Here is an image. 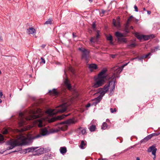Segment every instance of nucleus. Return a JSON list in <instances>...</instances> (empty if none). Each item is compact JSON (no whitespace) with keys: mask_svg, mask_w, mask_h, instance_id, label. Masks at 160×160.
I'll list each match as a JSON object with an SVG mask.
<instances>
[{"mask_svg":"<svg viewBox=\"0 0 160 160\" xmlns=\"http://www.w3.org/2000/svg\"><path fill=\"white\" fill-rule=\"evenodd\" d=\"M90 2H92V0H88Z\"/></svg>","mask_w":160,"mask_h":160,"instance_id":"5fc2aeb1","label":"nucleus"},{"mask_svg":"<svg viewBox=\"0 0 160 160\" xmlns=\"http://www.w3.org/2000/svg\"><path fill=\"white\" fill-rule=\"evenodd\" d=\"M113 23L114 25L117 27H119L120 26V23L119 21H116L115 20L113 19Z\"/></svg>","mask_w":160,"mask_h":160,"instance_id":"4be33fe9","label":"nucleus"},{"mask_svg":"<svg viewBox=\"0 0 160 160\" xmlns=\"http://www.w3.org/2000/svg\"><path fill=\"white\" fill-rule=\"evenodd\" d=\"M60 151L61 153L64 154L67 152V149L66 147H61L60 149Z\"/></svg>","mask_w":160,"mask_h":160,"instance_id":"5701e85b","label":"nucleus"},{"mask_svg":"<svg viewBox=\"0 0 160 160\" xmlns=\"http://www.w3.org/2000/svg\"><path fill=\"white\" fill-rule=\"evenodd\" d=\"M143 9L144 11H145L146 10L145 8H143Z\"/></svg>","mask_w":160,"mask_h":160,"instance_id":"4d7b16f0","label":"nucleus"},{"mask_svg":"<svg viewBox=\"0 0 160 160\" xmlns=\"http://www.w3.org/2000/svg\"><path fill=\"white\" fill-rule=\"evenodd\" d=\"M2 102V100L0 99V103Z\"/></svg>","mask_w":160,"mask_h":160,"instance_id":"6e6d98bb","label":"nucleus"},{"mask_svg":"<svg viewBox=\"0 0 160 160\" xmlns=\"http://www.w3.org/2000/svg\"><path fill=\"white\" fill-rule=\"evenodd\" d=\"M52 20L51 19H49L46 21L44 23L45 24H52Z\"/></svg>","mask_w":160,"mask_h":160,"instance_id":"a878e982","label":"nucleus"},{"mask_svg":"<svg viewBox=\"0 0 160 160\" xmlns=\"http://www.w3.org/2000/svg\"><path fill=\"white\" fill-rule=\"evenodd\" d=\"M41 59L42 60V62H43V63H45V61L44 59L43 58H41Z\"/></svg>","mask_w":160,"mask_h":160,"instance_id":"4c0bfd02","label":"nucleus"},{"mask_svg":"<svg viewBox=\"0 0 160 160\" xmlns=\"http://www.w3.org/2000/svg\"><path fill=\"white\" fill-rule=\"evenodd\" d=\"M40 133V134L36 136V138H38L40 137L41 135L44 136L49 133L46 128L41 129Z\"/></svg>","mask_w":160,"mask_h":160,"instance_id":"ddd939ff","label":"nucleus"},{"mask_svg":"<svg viewBox=\"0 0 160 160\" xmlns=\"http://www.w3.org/2000/svg\"><path fill=\"white\" fill-rule=\"evenodd\" d=\"M157 150V148H155V146L154 145H153L150 147L148 149V152H152V154L155 156L153 158V159L155 160L156 157V151Z\"/></svg>","mask_w":160,"mask_h":160,"instance_id":"f8f14e48","label":"nucleus"},{"mask_svg":"<svg viewBox=\"0 0 160 160\" xmlns=\"http://www.w3.org/2000/svg\"><path fill=\"white\" fill-rule=\"evenodd\" d=\"M130 28H131V29H133V27H132V26H131V27H130Z\"/></svg>","mask_w":160,"mask_h":160,"instance_id":"864d4df0","label":"nucleus"},{"mask_svg":"<svg viewBox=\"0 0 160 160\" xmlns=\"http://www.w3.org/2000/svg\"><path fill=\"white\" fill-rule=\"evenodd\" d=\"M98 160H105V159H98Z\"/></svg>","mask_w":160,"mask_h":160,"instance_id":"603ef678","label":"nucleus"},{"mask_svg":"<svg viewBox=\"0 0 160 160\" xmlns=\"http://www.w3.org/2000/svg\"><path fill=\"white\" fill-rule=\"evenodd\" d=\"M90 103H88L86 106V108H88L90 107Z\"/></svg>","mask_w":160,"mask_h":160,"instance_id":"37998d69","label":"nucleus"},{"mask_svg":"<svg viewBox=\"0 0 160 160\" xmlns=\"http://www.w3.org/2000/svg\"><path fill=\"white\" fill-rule=\"evenodd\" d=\"M127 65V64H125L121 68L117 66L112 68V70L114 71V73L112 76L110 78L111 81H110L108 85H105L103 89L100 88L99 89L98 92L100 93V95L97 98H96V99L98 100L97 103L100 101L102 97L108 91L109 87H110L111 93L114 91L115 88V78L116 77H118V75L122 72L123 67Z\"/></svg>","mask_w":160,"mask_h":160,"instance_id":"f257e3e1","label":"nucleus"},{"mask_svg":"<svg viewBox=\"0 0 160 160\" xmlns=\"http://www.w3.org/2000/svg\"><path fill=\"white\" fill-rule=\"evenodd\" d=\"M72 100L65 99L63 100V104L57 107L55 109H48L46 111V113L52 116L58 113H62L67 110V107L71 104Z\"/></svg>","mask_w":160,"mask_h":160,"instance_id":"7ed1b4c3","label":"nucleus"},{"mask_svg":"<svg viewBox=\"0 0 160 160\" xmlns=\"http://www.w3.org/2000/svg\"><path fill=\"white\" fill-rule=\"evenodd\" d=\"M43 114L41 109H37L34 110H30L27 114L24 115L22 113H19V117L20 121L19 122L20 126L27 123L26 122L41 117Z\"/></svg>","mask_w":160,"mask_h":160,"instance_id":"f03ea898","label":"nucleus"},{"mask_svg":"<svg viewBox=\"0 0 160 160\" xmlns=\"http://www.w3.org/2000/svg\"><path fill=\"white\" fill-rule=\"evenodd\" d=\"M42 47L43 48H44V47H45V45H42Z\"/></svg>","mask_w":160,"mask_h":160,"instance_id":"8fccbe9b","label":"nucleus"},{"mask_svg":"<svg viewBox=\"0 0 160 160\" xmlns=\"http://www.w3.org/2000/svg\"><path fill=\"white\" fill-rule=\"evenodd\" d=\"M49 93L50 95L57 96L58 94V92L57 91V90L55 89H53L52 90H50L49 91Z\"/></svg>","mask_w":160,"mask_h":160,"instance_id":"a211bd4d","label":"nucleus"},{"mask_svg":"<svg viewBox=\"0 0 160 160\" xmlns=\"http://www.w3.org/2000/svg\"><path fill=\"white\" fill-rule=\"evenodd\" d=\"M136 45L134 43H132L130 45L129 47L131 48L134 47Z\"/></svg>","mask_w":160,"mask_h":160,"instance_id":"c9c22d12","label":"nucleus"},{"mask_svg":"<svg viewBox=\"0 0 160 160\" xmlns=\"http://www.w3.org/2000/svg\"><path fill=\"white\" fill-rule=\"evenodd\" d=\"M69 69L72 73H73L74 72V70L72 67H69Z\"/></svg>","mask_w":160,"mask_h":160,"instance_id":"2f4dec72","label":"nucleus"},{"mask_svg":"<svg viewBox=\"0 0 160 160\" xmlns=\"http://www.w3.org/2000/svg\"><path fill=\"white\" fill-rule=\"evenodd\" d=\"M107 124L105 122H103V123L102 124V126L101 128L102 129L104 130V129H106V128H107Z\"/></svg>","mask_w":160,"mask_h":160,"instance_id":"393cba45","label":"nucleus"},{"mask_svg":"<svg viewBox=\"0 0 160 160\" xmlns=\"http://www.w3.org/2000/svg\"><path fill=\"white\" fill-rule=\"evenodd\" d=\"M92 27L93 29H94L95 28V24L94 22L93 23V25L92 26Z\"/></svg>","mask_w":160,"mask_h":160,"instance_id":"a19ab883","label":"nucleus"},{"mask_svg":"<svg viewBox=\"0 0 160 160\" xmlns=\"http://www.w3.org/2000/svg\"><path fill=\"white\" fill-rule=\"evenodd\" d=\"M58 131V130H54V129H51L50 130V132L51 133H53V132H57Z\"/></svg>","mask_w":160,"mask_h":160,"instance_id":"473e14b6","label":"nucleus"},{"mask_svg":"<svg viewBox=\"0 0 160 160\" xmlns=\"http://www.w3.org/2000/svg\"><path fill=\"white\" fill-rule=\"evenodd\" d=\"M28 142L27 138L20 135L18 136L16 139L14 140H11L8 142L10 146L7 147V150L11 149L16 146L26 144Z\"/></svg>","mask_w":160,"mask_h":160,"instance_id":"20e7f679","label":"nucleus"},{"mask_svg":"<svg viewBox=\"0 0 160 160\" xmlns=\"http://www.w3.org/2000/svg\"><path fill=\"white\" fill-rule=\"evenodd\" d=\"M78 131L80 134L83 135L86 132L85 130L82 128H79Z\"/></svg>","mask_w":160,"mask_h":160,"instance_id":"aec40b11","label":"nucleus"},{"mask_svg":"<svg viewBox=\"0 0 160 160\" xmlns=\"http://www.w3.org/2000/svg\"><path fill=\"white\" fill-rule=\"evenodd\" d=\"M73 36L74 38L76 37V36L74 35V33L73 34Z\"/></svg>","mask_w":160,"mask_h":160,"instance_id":"3c124183","label":"nucleus"},{"mask_svg":"<svg viewBox=\"0 0 160 160\" xmlns=\"http://www.w3.org/2000/svg\"><path fill=\"white\" fill-rule=\"evenodd\" d=\"M134 8L135 11L136 12H138V7H137V6L136 5H135L134 6Z\"/></svg>","mask_w":160,"mask_h":160,"instance_id":"e433bc0d","label":"nucleus"},{"mask_svg":"<svg viewBox=\"0 0 160 160\" xmlns=\"http://www.w3.org/2000/svg\"><path fill=\"white\" fill-rule=\"evenodd\" d=\"M107 70H102L98 74V78L96 79V82L94 85L95 88L98 87L103 84L107 78L106 74Z\"/></svg>","mask_w":160,"mask_h":160,"instance_id":"39448f33","label":"nucleus"},{"mask_svg":"<svg viewBox=\"0 0 160 160\" xmlns=\"http://www.w3.org/2000/svg\"><path fill=\"white\" fill-rule=\"evenodd\" d=\"M17 152L16 151H14L13 152Z\"/></svg>","mask_w":160,"mask_h":160,"instance_id":"bf43d9fd","label":"nucleus"},{"mask_svg":"<svg viewBox=\"0 0 160 160\" xmlns=\"http://www.w3.org/2000/svg\"><path fill=\"white\" fill-rule=\"evenodd\" d=\"M89 68L90 70L92 72L93 70L96 69L97 67V65L94 64H90L89 65Z\"/></svg>","mask_w":160,"mask_h":160,"instance_id":"6ab92c4d","label":"nucleus"},{"mask_svg":"<svg viewBox=\"0 0 160 160\" xmlns=\"http://www.w3.org/2000/svg\"><path fill=\"white\" fill-rule=\"evenodd\" d=\"M147 13L148 14L150 15L151 14V12L150 11H148Z\"/></svg>","mask_w":160,"mask_h":160,"instance_id":"49530a36","label":"nucleus"},{"mask_svg":"<svg viewBox=\"0 0 160 160\" xmlns=\"http://www.w3.org/2000/svg\"><path fill=\"white\" fill-rule=\"evenodd\" d=\"M152 135V136H154V135H156V136H158V134H155V133H153V134H152L151 135Z\"/></svg>","mask_w":160,"mask_h":160,"instance_id":"a18cd8bd","label":"nucleus"},{"mask_svg":"<svg viewBox=\"0 0 160 160\" xmlns=\"http://www.w3.org/2000/svg\"><path fill=\"white\" fill-rule=\"evenodd\" d=\"M64 83L65 85H66V87H67V88L69 90H70V89L71 88V86L69 82V81L67 79H66L64 82Z\"/></svg>","mask_w":160,"mask_h":160,"instance_id":"412c9836","label":"nucleus"},{"mask_svg":"<svg viewBox=\"0 0 160 160\" xmlns=\"http://www.w3.org/2000/svg\"><path fill=\"white\" fill-rule=\"evenodd\" d=\"M107 39L108 40H109L110 41V43L111 44H112V38L111 36L110 35L107 37Z\"/></svg>","mask_w":160,"mask_h":160,"instance_id":"cd10ccee","label":"nucleus"},{"mask_svg":"<svg viewBox=\"0 0 160 160\" xmlns=\"http://www.w3.org/2000/svg\"><path fill=\"white\" fill-rule=\"evenodd\" d=\"M132 18V16H130L129 18L128 19V21L127 22L125 25V31L126 32H128L129 31L128 30V28L129 27V23L131 21Z\"/></svg>","mask_w":160,"mask_h":160,"instance_id":"dca6fc26","label":"nucleus"},{"mask_svg":"<svg viewBox=\"0 0 160 160\" xmlns=\"http://www.w3.org/2000/svg\"><path fill=\"white\" fill-rule=\"evenodd\" d=\"M152 135V136H154V135H156V136H158V134H155V133H153V134H152L151 135Z\"/></svg>","mask_w":160,"mask_h":160,"instance_id":"c03bdc74","label":"nucleus"},{"mask_svg":"<svg viewBox=\"0 0 160 160\" xmlns=\"http://www.w3.org/2000/svg\"><path fill=\"white\" fill-rule=\"evenodd\" d=\"M9 133V130L5 129L2 132V133L3 134H6Z\"/></svg>","mask_w":160,"mask_h":160,"instance_id":"c756f323","label":"nucleus"},{"mask_svg":"<svg viewBox=\"0 0 160 160\" xmlns=\"http://www.w3.org/2000/svg\"><path fill=\"white\" fill-rule=\"evenodd\" d=\"M99 36V31L97 32L96 34V38L92 37L90 40V41L91 43L97 41L98 38Z\"/></svg>","mask_w":160,"mask_h":160,"instance_id":"f3484780","label":"nucleus"},{"mask_svg":"<svg viewBox=\"0 0 160 160\" xmlns=\"http://www.w3.org/2000/svg\"><path fill=\"white\" fill-rule=\"evenodd\" d=\"M2 40V39H1V37H0V40Z\"/></svg>","mask_w":160,"mask_h":160,"instance_id":"13d9d810","label":"nucleus"},{"mask_svg":"<svg viewBox=\"0 0 160 160\" xmlns=\"http://www.w3.org/2000/svg\"><path fill=\"white\" fill-rule=\"evenodd\" d=\"M105 11L103 10H102V12H101L100 13V15L101 16H103V14H104L105 13Z\"/></svg>","mask_w":160,"mask_h":160,"instance_id":"72a5a7b5","label":"nucleus"},{"mask_svg":"<svg viewBox=\"0 0 160 160\" xmlns=\"http://www.w3.org/2000/svg\"><path fill=\"white\" fill-rule=\"evenodd\" d=\"M95 129V126L94 125H92L89 128V129L91 132L94 131Z\"/></svg>","mask_w":160,"mask_h":160,"instance_id":"c85d7f7f","label":"nucleus"},{"mask_svg":"<svg viewBox=\"0 0 160 160\" xmlns=\"http://www.w3.org/2000/svg\"><path fill=\"white\" fill-rule=\"evenodd\" d=\"M79 49L82 52V59L86 60V62H88V59L89 58V51L84 48H81Z\"/></svg>","mask_w":160,"mask_h":160,"instance_id":"6e6552de","label":"nucleus"},{"mask_svg":"<svg viewBox=\"0 0 160 160\" xmlns=\"http://www.w3.org/2000/svg\"><path fill=\"white\" fill-rule=\"evenodd\" d=\"M28 32L29 34H32L33 36H34L35 38H36V36L35 35V33H36L35 29L33 28H29L28 29Z\"/></svg>","mask_w":160,"mask_h":160,"instance_id":"2eb2a0df","label":"nucleus"},{"mask_svg":"<svg viewBox=\"0 0 160 160\" xmlns=\"http://www.w3.org/2000/svg\"><path fill=\"white\" fill-rule=\"evenodd\" d=\"M4 139V138L3 136L0 134V141H2Z\"/></svg>","mask_w":160,"mask_h":160,"instance_id":"f704fd0d","label":"nucleus"},{"mask_svg":"<svg viewBox=\"0 0 160 160\" xmlns=\"http://www.w3.org/2000/svg\"><path fill=\"white\" fill-rule=\"evenodd\" d=\"M28 129L27 128H25L24 129H23L22 130L23 131L27 130Z\"/></svg>","mask_w":160,"mask_h":160,"instance_id":"09e8293b","label":"nucleus"},{"mask_svg":"<svg viewBox=\"0 0 160 160\" xmlns=\"http://www.w3.org/2000/svg\"><path fill=\"white\" fill-rule=\"evenodd\" d=\"M38 148V147H32L26 149L24 150L26 152H33L34 155H39L44 153V149L43 148H40L37 150Z\"/></svg>","mask_w":160,"mask_h":160,"instance_id":"0eeeda50","label":"nucleus"},{"mask_svg":"<svg viewBox=\"0 0 160 160\" xmlns=\"http://www.w3.org/2000/svg\"><path fill=\"white\" fill-rule=\"evenodd\" d=\"M110 110L111 112L112 113H113L114 112H116L117 111L116 109L115 108H114L113 110L112 108H111Z\"/></svg>","mask_w":160,"mask_h":160,"instance_id":"7c9ffc66","label":"nucleus"},{"mask_svg":"<svg viewBox=\"0 0 160 160\" xmlns=\"http://www.w3.org/2000/svg\"><path fill=\"white\" fill-rule=\"evenodd\" d=\"M77 122L76 119L74 118L69 119L65 122H62L58 124L59 130L63 131L67 129L68 126L71 124H74Z\"/></svg>","mask_w":160,"mask_h":160,"instance_id":"423d86ee","label":"nucleus"},{"mask_svg":"<svg viewBox=\"0 0 160 160\" xmlns=\"http://www.w3.org/2000/svg\"><path fill=\"white\" fill-rule=\"evenodd\" d=\"M135 35L139 39H142L143 38L145 40H148L151 37L152 38L154 37L153 35H151V36L141 35L138 33L137 32L135 33Z\"/></svg>","mask_w":160,"mask_h":160,"instance_id":"1a4fd4ad","label":"nucleus"},{"mask_svg":"<svg viewBox=\"0 0 160 160\" xmlns=\"http://www.w3.org/2000/svg\"><path fill=\"white\" fill-rule=\"evenodd\" d=\"M152 137V135H149L147 137L145 138L143 140V141H148L149 139H151V138Z\"/></svg>","mask_w":160,"mask_h":160,"instance_id":"bb28decb","label":"nucleus"},{"mask_svg":"<svg viewBox=\"0 0 160 160\" xmlns=\"http://www.w3.org/2000/svg\"><path fill=\"white\" fill-rule=\"evenodd\" d=\"M136 160H140L139 158L138 157H137L136 158Z\"/></svg>","mask_w":160,"mask_h":160,"instance_id":"de8ad7c7","label":"nucleus"},{"mask_svg":"<svg viewBox=\"0 0 160 160\" xmlns=\"http://www.w3.org/2000/svg\"><path fill=\"white\" fill-rule=\"evenodd\" d=\"M86 145V144L83 141H82L80 147L82 149H83L84 148V146Z\"/></svg>","mask_w":160,"mask_h":160,"instance_id":"b1692460","label":"nucleus"},{"mask_svg":"<svg viewBox=\"0 0 160 160\" xmlns=\"http://www.w3.org/2000/svg\"><path fill=\"white\" fill-rule=\"evenodd\" d=\"M116 55H111V56L112 58H114L115 57Z\"/></svg>","mask_w":160,"mask_h":160,"instance_id":"79ce46f5","label":"nucleus"},{"mask_svg":"<svg viewBox=\"0 0 160 160\" xmlns=\"http://www.w3.org/2000/svg\"><path fill=\"white\" fill-rule=\"evenodd\" d=\"M69 114H67V115L63 114L62 115L58 116V117H57L56 118H52L51 119L50 121L51 122H54L56 120H61L62 119H63V118H65V117L68 116Z\"/></svg>","mask_w":160,"mask_h":160,"instance_id":"4468645a","label":"nucleus"},{"mask_svg":"<svg viewBox=\"0 0 160 160\" xmlns=\"http://www.w3.org/2000/svg\"><path fill=\"white\" fill-rule=\"evenodd\" d=\"M2 96H3L2 92L1 91H0V97L1 98Z\"/></svg>","mask_w":160,"mask_h":160,"instance_id":"ea45409f","label":"nucleus"},{"mask_svg":"<svg viewBox=\"0 0 160 160\" xmlns=\"http://www.w3.org/2000/svg\"><path fill=\"white\" fill-rule=\"evenodd\" d=\"M151 53H149L148 54L146 55L145 57H144V58H147L149 55H150Z\"/></svg>","mask_w":160,"mask_h":160,"instance_id":"58836bf2","label":"nucleus"},{"mask_svg":"<svg viewBox=\"0 0 160 160\" xmlns=\"http://www.w3.org/2000/svg\"><path fill=\"white\" fill-rule=\"evenodd\" d=\"M115 35L116 37H118V40L119 41L124 42H126L125 38H122V37L124 36L123 34L119 32H117L115 33Z\"/></svg>","mask_w":160,"mask_h":160,"instance_id":"9b49d317","label":"nucleus"},{"mask_svg":"<svg viewBox=\"0 0 160 160\" xmlns=\"http://www.w3.org/2000/svg\"><path fill=\"white\" fill-rule=\"evenodd\" d=\"M45 120L46 119L42 118L40 119L35 121V124L37 125L39 127H41L45 125L44 122Z\"/></svg>","mask_w":160,"mask_h":160,"instance_id":"9d476101","label":"nucleus"}]
</instances>
